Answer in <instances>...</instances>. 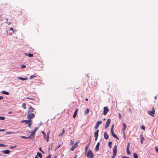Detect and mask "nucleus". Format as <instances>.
I'll return each instance as SVG.
<instances>
[{
  "label": "nucleus",
  "instance_id": "a878e982",
  "mask_svg": "<svg viewBox=\"0 0 158 158\" xmlns=\"http://www.w3.org/2000/svg\"><path fill=\"white\" fill-rule=\"evenodd\" d=\"M133 156H134V158H138V156L136 153H133Z\"/></svg>",
  "mask_w": 158,
  "mask_h": 158
},
{
  "label": "nucleus",
  "instance_id": "5fc2aeb1",
  "mask_svg": "<svg viewBox=\"0 0 158 158\" xmlns=\"http://www.w3.org/2000/svg\"><path fill=\"white\" fill-rule=\"evenodd\" d=\"M77 155H76L74 157H73V158H77Z\"/></svg>",
  "mask_w": 158,
  "mask_h": 158
},
{
  "label": "nucleus",
  "instance_id": "0e129e2a",
  "mask_svg": "<svg viewBox=\"0 0 158 158\" xmlns=\"http://www.w3.org/2000/svg\"><path fill=\"white\" fill-rule=\"evenodd\" d=\"M124 138L125 139V137H126V136H125V134L124 133Z\"/></svg>",
  "mask_w": 158,
  "mask_h": 158
},
{
  "label": "nucleus",
  "instance_id": "412c9836",
  "mask_svg": "<svg viewBox=\"0 0 158 158\" xmlns=\"http://www.w3.org/2000/svg\"><path fill=\"white\" fill-rule=\"evenodd\" d=\"M18 78L20 80L24 81V80H27V78H22L21 77H18Z\"/></svg>",
  "mask_w": 158,
  "mask_h": 158
},
{
  "label": "nucleus",
  "instance_id": "f03ea898",
  "mask_svg": "<svg viewBox=\"0 0 158 158\" xmlns=\"http://www.w3.org/2000/svg\"><path fill=\"white\" fill-rule=\"evenodd\" d=\"M38 129V128L37 127H35L34 130L33 131H32V132L31 133L30 135L29 136V137H30L31 139H33L34 138V135Z\"/></svg>",
  "mask_w": 158,
  "mask_h": 158
},
{
  "label": "nucleus",
  "instance_id": "bf43d9fd",
  "mask_svg": "<svg viewBox=\"0 0 158 158\" xmlns=\"http://www.w3.org/2000/svg\"><path fill=\"white\" fill-rule=\"evenodd\" d=\"M95 137V141H96L97 140V138H98V137Z\"/></svg>",
  "mask_w": 158,
  "mask_h": 158
},
{
  "label": "nucleus",
  "instance_id": "603ef678",
  "mask_svg": "<svg viewBox=\"0 0 158 158\" xmlns=\"http://www.w3.org/2000/svg\"><path fill=\"white\" fill-rule=\"evenodd\" d=\"M122 158H128V157H127L126 156H123L122 157Z\"/></svg>",
  "mask_w": 158,
  "mask_h": 158
},
{
  "label": "nucleus",
  "instance_id": "338daca9",
  "mask_svg": "<svg viewBox=\"0 0 158 158\" xmlns=\"http://www.w3.org/2000/svg\"><path fill=\"white\" fill-rule=\"evenodd\" d=\"M114 124H113V125L111 127L114 128Z\"/></svg>",
  "mask_w": 158,
  "mask_h": 158
},
{
  "label": "nucleus",
  "instance_id": "473e14b6",
  "mask_svg": "<svg viewBox=\"0 0 158 158\" xmlns=\"http://www.w3.org/2000/svg\"><path fill=\"white\" fill-rule=\"evenodd\" d=\"M112 143L111 141L109 142L108 143V145H109V147L110 148H111V145Z\"/></svg>",
  "mask_w": 158,
  "mask_h": 158
},
{
  "label": "nucleus",
  "instance_id": "39448f33",
  "mask_svg": "<svg viewBox=\"0 0 158 158\" xmlns=\"http://www.w3.org/2000/svg\"><path fill=\"white\" fill-rule=\"evenodd\" d=\"M79 142V141H77L74 145L71 147L70 150L72 151H73L75 148H76L78 147V145Z\"/></svg>",
  "mask_w": 158,
  "mask_h": 158
},
{
  "label": "nucleus",
  "instance_id": "f704fd0d",
  "mask_svg": "<svg viewBox=\"0 0 158 158\" xmlns=\"http://www.w3.org/2000/svg\"><path fill=\"white\" fill-rule=\"evenodd\" d=\"M0 146L3 147H6V146L5 145H4L3 144L0 143Z\"/></svg>",
  "mask_w": 158,
  "mask_h": 158
},
{
  "label": "nucleus",
  "instance_id": "423d86ee",
  "mask_svg": "<svg viewBox=\"0 0 158 158\" xmlns=\"http://www.w3.org/2000/svg\"><path fill=\"white\" fill-rule=\"evenodd\" d=\"M103 109V114L105 115L109 111V109L108 107L105 106L104 107Z\"/></svg>",
  "mask_w": 158,
  "mask_h": 158
},
{
  "label": "nucleus",
  "instance_id": "dca6fc26",
  "mask_svg": "<svg viewBox=\"0 0 158 158\" xmlns=\"http://www.w3.org/2000/svg\"><path fill=\"white\" fill-rule=\"evenodd\" d=\"M41 133L43 135L44 139L47 140L46 135L45 132L44 131H42Z\"/></svg>",
  "mask_w": 158,
  "mask_h": 158
},
{
  "label": "nucleus",
  "instance_id": "9b49d317",
  "mask_svg": "<svg viewBox=\"0 0 158 158\" xmlns=\"http://www.w3.org/2000/svg\"><path fill=\"white\" fill-rule=\"evenodd\" d=\"M2 152L5 154H8L10 152V151L8 150H3Z\"/></svg>",
  "mask_w": 158,
  "mask_h": 158
},
{
  "label": "nucleus",
  "instance_id": "6ab92c4d",
  "mask_svg": "<svg viewBox=\"0 0 158 158\" xmlns=\"http://www.w3.org/2000/svg\"><path fill=\"white\" fill-rule=\"evenodd\" d=\"M31 121V120L29 119L28 120H23L22 121V122H26L27 123H29Z\"/></svg>",
  "mask_w": 158,
  "mask_h": 158
},
{
  "label": "nucleus",
  "instance_id": "4d7b16f0",
  "mask_svg": "<svg viewBox=\"0 0 158 158\" xmlns=\"http://www.w3.org/2000/svg\"><path fill=\"white\" fill-rule=\"evenodd\" d=\"M116 156H114V155H113V156L111 158H114Z\"/></svg>",
  "mask_w": 158,
  "mask_h": 158
},
{
  "label": "nucleus",
  "instance_id": "f8f14e48",
  "mask_svg": "<svg viewBox=\"0 0 158 158\" xmlns=\"http://www.w3.org/2000/svg\"><path fill=\"white\" fill-rule=\"evenodd\" d=\"M104 136L106 139H107L109 138V136L106 132L104 133Z\"/></svg>",
  "mask_w": 158,
  "mask_h": 158
},
{
  "label": "nucleus",
  "instance_id": "9d476101",
  "mask_svg": "<svg viewBox=\"0 0 158 158\" xmlns=\"http://www.w3.org/2000/svg\"><path fill=\"white\" fill-rule=\"evenodd\" d=\"M123 127L122 129L123 133V134H124V131L127 128V125L125 123H123Z\"/></svg>",
  "mask_w": 158,
  "mask_h": 158
},
{
  "label": "nucleus",
  "instance_id": "6e6d98bb",
  "mask_svg": "<svg viewBox=\"0 0 158 158\" xmlns=\"http://www.w3.org/2000/svg\"><path fill=\"white\" fill-rule=\"evenodd\" d=\"M110 130H111V132L114 131L113 129H111V128Z\"/></svg>",
  "mask_w": 158,
  "mask_h": 158
},
{
  "label": "nucleus",
  "instance_id": "2f4dec72",
  "mask_svg": "<svg viewBox=\"0 0 158 158\" xmlns=\"http://www.w3.org/2000/svg\"><path fill=\"white\" fill-rule=\"evenodd\" d=\"M89 145H87L85 147V150L86 152L87 151V150L89 148Z\"/></svg>",
  "mask_w": 158,
  "mask_h": 158
},
{
  "label": "nucleus",
  "instance_id": "864d4df0",
  "mask_svg": "<svg viewBox=\"0 0 158 158\" xmlns=\"http://www.w3.org/2000/svg\"><path fill=\"white\" fill-rule=\"evenodd\" d=\"M140 142L142 144L143 143V140H142L141 139V140H140Z\"/></svg>",
  "mask_w": 158,
  "mask_h": 158
},
{
  "label": "nucleus",
  "instance_id": "6e6552de",
  "mask_svg": "<svg viewBox=\"0 0 158 158\" xmlns=\"http://www.w3.org/2000/svg\"><path fill=\"white\" fill-rule=\"evenodd\" d=\"M102 123V122L101 121H97L96 124L95 126V128L96 129H97L98 128L99 125H100V124H101Z\"/></svg>",
  "mask_w": 158,
  "mask_h": 158
},
{
  "label": "nucleus",
  "instance_id": "de8ad7c7",
  "mask_svg": "<svg viewBox=\"0 0 158 158\" xmlns=\"http://www.w3.org/2000/svg\"><path fill=\"white\" fill-rule=\"evenodd\" d=\"M5 131V130L4 129H0V132L1 131Z\"/></svg>",
  "mask_w": 158,
  "mask_h": 158
},
{
  "label": "nucleus",
  "instance_id": "774afa93",
  "mask_svg": "<svg viewBox=\"0 0 158 158\" xmlns=\"http://www.w3.org/2000/svg\"><path fill=\"white\" fill-rule=\"evenodd\" d=\"M57 158V156H55L54 157V158Z\"/></svg>",
  "mask_w": 158,
  "mask_h": 158
},
{
  "label": "nucleus",
  "instance_id": "2eb2a0df",
  "mask_svg": "<svg viewBox=\"0 0 158 158\" xmlns=\"http://www.w3.org/2000/svg\"><path fill=\"white\" fill-rule=\"evenodd\" d=\"M111 134H112V136L114 138H115L117 139H119V138L115 134H114V131L111 132Z\"/></svg>",
  "mask_w": 158,
  "mask_h": 158
},
{
  "label": "nucleus",
  "instance_id": "aec40b11",
  "mask_svg": "<svg viewBox=\"0 0 158 158\" xmlns=\"http://www.w3.org/2000/svg\"><path fill=\"white\" fill-rule=\"evenodd\" d=\"M25 55L29 57H32L33 56V54H31L25 53Z\"/></svg>",
  "mask_w": 158,
  "mask_h": 158
},
{
  "label": "nucleus",
  "instance_id": "a18cd8bd",
  "mask_svg": "<svg viewBox=\"0 0 158 158\" xmlns=\"http://www.w3.org/2000/svg\"><path fill=\"white\" fill-rule=\"evenodd\" d=\"M51 155L49 154L48 156L46 157V158H51Z\"/></svg>",
  "mask_w": 158,
  "mask_h": 158
},
{
  "label": "nucleus",
  "instance_id": "4468645a",
  "mask_svg": "<svg viewBox=\"0 0 158 158\" xmlns=\"http://www.w3.org/2000/svg\"><path fill=\"white\" fill-rule=\"evenodd\" d=\"M78 110V109H77L75 111L74 113L73 116V118H75L76 117L77 115V114Z\"/></svg>",
  "mask_w": 158,
  "mask_h": 158
},
{
  "label": "nucleus",
  "instance_id": "13d9d810",
  "mask_svg": "<svg viewBox=\"0 0 158 158\" xmlns=\"http://www.w3.org/2000/svg\"><path fill=\"white\" fill-rule=\"evenodd\" d=\"M90 142H91V140H90L89 141V143L88 144V145H89H89H90Z\"/></svg>",
  "mask_w": 158,
  "mask_h": 158
},
{
  "label": "nucleus",
  "instance_id": "c756f323",
  "mask_svg": "<svg viewBox=\"0 0 158 158\" xmlns=\"http://www.w3.org/2000/svg\"><path fill=\"white\" fill-rule=\"evenodd\" d=\"M127 152L128 155H129L130 154V152L129 150V149H127Z\"/></svg>",
  "mask_w": 158,
  "mask_h": 158
},
{
  "label": "nucleus",
  "instance_id": "e433bc0d",
  "mask_svg": "<svg viewBox=\"0 0 158 158\" xmlns=\"http://www.w3.org/2000/svg\"><path fill=\"white\" fill-rule=\"evenodd\" d=\"M129 147H130V143H128V144H127V149H129Z\"/></svg>",
  "mask_w": 158,
  "mask_h": 158
},
{
  "label": "nucleus",
  "instance_id": "8fccbe9b",
  "mask_svg": "<svg viewBox=\"0 0 158 158\" xmlns=\"http://www.w3.org/2000/svg\"><path fill=\"white\" fill-rule=\"evenodd\" d=\"M3 98V97L2 96H0V100H1Z\"/></svg>",
  "mask_w": 158,
  "mask_h": 158
},
{
  "label": "nucleus",
  "instance_id": "a19ab883",
  "mask_svg": "<svg viewBox=\"0 0 158 158\" xmlns=\"http://www.w3.org/2000/svg\"><path fill=\"white\" fill-rule=\"evenodd\" d=\"M118 115L120 119H121V114L120 113H119Z\"/></svg>",
  "mask_w": 158,
  "mask_h": 158
},
{
  "label": "nucleus",
  "instance_id": "49530a36",
  "mask_svg": "<svg viewBox=\"0 0 158 158\" xmlns=\"http://www.w3.org/2000/svg\"><path fill=\"white\" fill-rule=\"evenodd\" d=\"M31 122H29V123H28L29 124H28V126L29 127H30L31 125Z\"/></svg>",
  "mask_w": 158,
  "mask_h": 158
},
{
  "label": "nucleus",
  "instance_id": "09e8293b",
  "mask_svg": "<svg viewBox=\"0 0 158 158\" xmlns=\"http://www.w3.org/2000/svg\"><path fill=\"white\" fill-rule=\"evenodd\" d=\"M10 30H12L13 31V32H14V31L13 30V28H10Z\"/></svg>",
  "mask_w": 158,
  "mask_h": 158
},
{
  "label": "nucleus",
  "instance_id": "e2e57ef3",
  "mask_svg": "<svg viewBox=\"0 0 158 158\" xmlns=\"http://www.w3.org/2000/svg\"><path fill=\"white\" fill-rule=\"evenodd\" d=\"M35 158H39L37 156H36L35 157Z\"/></svg>",
  "mask_w": 158,
  "mask_h": 158
},
{
  "label": "nucleus",
  "instance_id": "680f3d73",
  "mask_svg": "<svg viewBox=\"0 0 158 158\" xmlns=\"http://www.w3.org/2000/svg\"><path fill=\"white\" fill-rule=\"evenodd\" d=\"M64 134L62 133L61 134H60V136H62Z\"/></svg>",
  "mask_w": 158,
  "mask_h": 158
},
{
  "label": "nucleus",
  "instance_id": "20e7f679",
  "mask_svg": "<svg viewBox=\"0 0 158 158\" xmlns=\"http://www.w3.org/2000/svg\"><path fill=\"white\" fill-rule=\"evenodd\" d=\"M155 110H154V107L153 106L152 109V111H148L147 112L148 114H149L151 116L154 117V114H155Z\"/></svg>",
  "mask_w": 158,
  "mask_h": 158
},
{
  "label": "nucleus",
  "instance_id": "c9c22d12",
  "mask_svg": "<svg viewBox=\"0 0 158 158\" xmlns=\"http://www.w3.org/2000/svg\"><path fill=\"white\" fill-rule=\"evenodd\" d=\"M74 144L73 142L72 141V140H71L70 142V144L71 145H73Z\"/></svg>",
  "mask_w": 158,
  "mask_h": 158
},
{
  "label": "nucleus",
  "instance_id": "a211bd4d",
  "mask_svg": "<svg viewBox=\"0 0 158 158\" xmlns=\"http://www.w3.org/2000/svg\"><path fill=\"white\" fill-rule=\"evenodd\" d=\"M98 132H99V130H98L96 131L94 133V136L95 137H98Z\"/></svg>",
  "mask_w": 158,
  "mask_h": 158
},
{
  "label": "nucleus",
  "instance_id": "b1692460",
  "mask_svg": "<svg viewBox=\"0 0 158 158\" xmlns=\"http://www.w3.org/2000/svg\"><path fill=\"white\" fill-rule=\"evenodd\" d=\"M37 155L40 158H42V156L40 152H38L37 153Z\"/></svg>",
  "mask_w": 158,
  "mask_h": 158
},
{
  "label": "nucleus",
  "instance_id": "69168bd1",
  "mask_svg": "<svg viewBox=\"0 0 158 158\" xmlns=\"http://www.w3.org/2000/svg\"><path fill=\"white\" fill-rule=\"evenodd\" d=\"M85 100H86V101H88V98H86L85 99Z\"/></svg>",
  "mask_w": 158,
  "mask_h": 158
},
{
  "label": "nucleus",
  "instance_id": "7c9ffc66",
  "mask_svg": "<svg viewBox=\"0 0 158 158\" xmlns=\"http://www.w3.org/2000/svg\"><path fill=\"white\" fill-rule=\"evenodd\" d=\"M17 146L16 145L14 146H10L9 147V148L10 149H12L13 148H14L16 147Z\"/></svg>",
  "mask_w": 158,
  "mask_h": 158
},
{
  "label": "nucleus",
  "instance_id": "052dcab7",
  "mask_svg": "<svg viewBox=\"0 0 158 158\" xmlns=\"http://www.w3.org/2000/svg\"><path fill=\"white\" fill-rule=\"evenodd\" d=\"M64 134L62 133L61 134H60V136H62Z\"/></svg>",
  "mask_w": 158,
  "mask_h": 158
},
{
  "label": "nucleus",
  "instance_id": "f257e3e1",
  "mask_svg": "<svg viewBox=\"0 0 158 158\" xmlns=\"http://www.w3.org/2000/svg\"><path fill=\"white\" fill-rule=\"evenodd\" d=\"M36 113L35 109L30 106L29 108V111L27 116V118L29 119L33 118L35 117Z\"/></svg>",
  "mask_w": 158,
  "mask_h": 158
},
{
  "label": "nucleus",
  "instance_id": "bb28decb",
  "mask_svg": "<svg viewBox=\"0 0 158 158\" xmlns=\"http://www.w3.org/2000/svg\"><path fill=\"white\" fill-rule=\"evenodd\" d=\"M13 133V132H12L7 131L6 132L5 134L6 135H7L12 134Z\"/></svg>",
  "mask_w": 158,
  "mask_h": 158
},
{
  "label": "nucleus",
  "instance_id": "72a5a7b5",
  "mask_svg": "<svg viewBox=\"0 0 158 158\" xmlns=\"http://www.w3.org/2000/svg\"><path fill=\"white\" fill-rule=\"evenodd\" d=\"M5 119V117L4 116H0V119L2 120H4Z\"/></svg>",
  "mask_w": 158,
  "mask_h": 158
},
{
  "label": "nucleus",
  "instance_id": "c85d7f7f",
  "mask_svg": "<svg viewBox=\"0 0 158 158\" xmlns=\"http://www.w3.org/2000/svg\"><path fill=\"white\" fill-rule=\"evenodd\" d=\"M21 137L22 138L26 139L30 138V137H29V136L28 137H26L23 136H21Z\"/></svg>",
  "mask_w": 158,
  "mask_h": 158
},
{
  "label": "nucleus",
  "instance_id": "c03bdc74",
  "mask_svg": "<svg viewBox=\"0 0 158 158\" xmlns=\"http://www.w3.org/2000/svg\"><path fill=\"white\" fill-rule=\"evenodd\" d=\"M141 128L142 129H143V130H145V127L143 126V125H142V126H141Z\"/></svg>",
  "mask_w": 158,
  "mask_h": 158
},
{
  "label": "nucleus",
  "instance_id": "58836bf2",
  "mask_svg": "<svg viewBox=\"0 0 158 158\" xmlns=\"http://www.w3.org/2000/svg\"><path fill=\"white\" fill-rule=\"evenodd\" d=\"M140 136L141 137V139L143 140L144 139V137L143 136V135H140Z\"/></svg>",
  "mask_w": 158,
  "mask_h": 158
},
{
  "label": "nucleus",
  "instance_id": "393cba45",
  "mask_svg": "<svg viewBox=\"0 0 158 158\" xmlns=\"http://www.w3.org/2000/svg\"><path fill=\"white\" fill-rule=\"evenodd\" d=\"M26 104L25 103H23L22 105V107L24 109H26Z\"/></svg>",
  "mask_w": 158,
  "mask_h": 158
},
{
  "label": "nucleus",
  "instance_id": "5701e85b",
  "mask_svg": "<svg viewBox=\"0 0 158 158\" xmlns=\"http://www.w3.org/2000/svg\"><path fill=\"white\" fill-rule=\"evenodd\" d=\"M2 93L5 94L6 95H9V93L7 92H6L5 91H2Z\"/></svg>",
  "mask_w": 158,
  "mask_h": 158
},
{
  "label": "nucleus",
  "instance_id": "cd10ccee",
  "mask_svg": "<svg viewBox=\"0 0 158 158\" xmlns=\"http://www.w3.org/2000/svg\"><path fill=\"white\" fill-rule=\"evenodd\" d=\"M26 99H30V100H32L33 101H35V98H29V97H26Z\"/></svg>",
  "mask_w": 158,
  "mask_h": 158
},
{
  "label": "nucleus",
  "instance_id": "37998d69",
  "mask_svg": "<svg viewBox=\"0 0 158 158\" xmlns=\"http://www.w3.org/2000/svg\"><path fill=\"white\" fill-rule=\"evenodd\" d=\"M155 150L156 151V152L158 153V148L156 147L155 148Z\"/></svg>",
  "mask_w": 158,
  "mask_h": 158
},
{
  "label": "nucleus",
  "instance_id": "4be33fe9",
  "mask_svg": "<svg viewBox=\"0 0 158 158\" xmlns=\"http://www.w3.org/2000/svg\"><path fill=\"white\" fill-rule=\"evenodd\" d=\"M89 111V110L88 108H87L85 111V114H88Z\"/></svg>",
  "mask_w": 158,
  "mask_h": 158
},
{
  "label": "nucleus",
  "instance_id": "1a4fd4ad",
  "mask_svg": "<svg viewBox=\"0 0 158 158\" xmlns=\"http://www.w3.org/2000/svg\"><path fill=\"white\" fill-rule=\"evenodd\" d=\"M117 146H115L113 150V155H114V156H116L117 154Z\"/></svg>",
  "mask_w": 158,
  "mask_h": 158
},
{
  "label": "nucleus",
  "instance_id": "79ce46f5",
  "mask_svg": "<svg viewBox=\"0 0 158 158\" xmlns=\"http://www.w3.org/2000/svg\"><path fill=\"white\" fill-rule=\"evenodd\" d=\"M39 150L43 153H44V152L42 150L41 148H39Z\"/></svg>",
  "mask_w": 158,
  "mask_h": 158
},
{
  "label": "nucleus",
  "instance_id": "0eeeda50",
  "mask_svg": "<svg viewBox=\"0 0 158 158\" xmlns=\"http://www.w3.org/2000/svg\"><path fill=\"white\" fill-rule=\"evenodd\" d=\"M110 119H108L106 122V124L105 125V128L106 129L109 127L110 123Z\"/></svg>",
  "mask_w": 158,
  "mask_h": 158
},
{
  "label": "nucleus",
  "instance_id": "3c124183",
  "mask_svg": "<svg viewBox=\"0 0 158 158\" xmlns=\"http://www.w3.org/2000/svg\"><path fill=\"white\" fill-rule=\"evenodd\" d=\"M64 129H63V130H62V133L63 134H64Z\"/></svg>",
  "mask_w": 158,
  "mask_h": 158
},
{
  "label": "nucleus",
  "instance_id": "ea45409f",
  "mask_svg": "<svg viewBox=\"0 0 158 158\" xmlns=\"http://www.w3.org/2000/svg\"><path fill=\"white\" fill-rule=\"evenodd\" d=\"M26 67V66L24 65H22L21 66V68L23 69Z\"/></svg>",
  "mask_w": 158,
  "mask_h": 158
},
{
  "label": "nucleus",
  "instance_id": "7ed1b4c3",
  "mask_svg": "<svg viewBox=\"0 0 158 158\" xmlns=\"http://www.w3.org/2000/svg\"><path fill=\"white\" fill-rule=\"evenodd\" d=\"M87 157L89 158H93L94 157V154L92 151L89 149L86 155Z\"/></svg>",
  "mask_w": 158,
  "mask_h": 158
},
{
  "label": "nucleus",
  "instance_id": "ddd939ff",
  "mask_svg": "<svg viewBox=\"0 0 158 158\" xmlns=\"http://www.w3.org/2000/svg\"><path fill=\"white\" fill-rule=\"evenodd\" d=\"M51 132V131H49L47 133V142H48L49 139V134Z\"/></svg>",
  "mask_w": 158,
  "mask_h": 158
},
{
  "label": "nucleus",
  "instance_id": "4c0bfd02",
  "mask_svg": "<svg viewBox=\"0 0 158 158\" xmlns=\"http://www.w3.org/2000/svg\"><path fill=\"white\" fill-rule=\"evenodd\" d=\"M36 76H35V75H33V76H31L30 77V78L31 79H32L33 77H35Z\"/></svg>",
  "mask_w": 158,
  "mask_h": 158
},
{
  "label": "nucleus",
  "instance_id": "f3484780",
  "mask_svg": "<svg viewBox=\"0 0 158 158\" xmlns=\"http://www.w3.org/2000/svg\"><path fill=\"white\" fill-rule=\"evenodd\" d=\"M99 145H100L99 144V143L98 142L97 143V145H96V146L95 148V150L96 151H98V149H99Z\"/></svg>",
  "mask_w": 158,
  "mask_h": 158
}]
</instances>
